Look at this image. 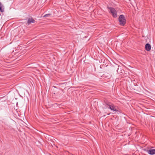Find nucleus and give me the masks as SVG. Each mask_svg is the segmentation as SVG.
<instances>
[{"instance_id": "6e6552de", "label": "nucleus", "mask_w": 155, "mask_h": 155, "mask_svg": "<svg viewBox=\"0 0 155 155\" xmlns=\"http://www.w3.org/2000/svg\"><path fill=\"white\" fill-rule=\"evenodd\" d=\"M51 15V14H47L43 16V17H47L50 16Z\"/></svg>"}, {"instance_id": "7ed1b4c3", "label": "nucleus", "mask_w": 155, "mask_h": 155, "mask_svg": "<svg viewBox=\"0 0 155 155\" xmlns=\"http://www.w3.org/2000/svg\"><path fill=\"white\" fill-rule=\"evenodd\" d=\"M108 9L109 10V12L112 14L113 17L116 18L117 17V12L115 9L111 7H108Z\"/></svg>"}, {"instance_id": "39448f33", "label": "nucleus", "mask_w": 155, "mask_h": 155, "mask_svg": "<svg viewBox=\"0 0 155 155\" xmlns=\"http://www.w3.org/2000/svg\"><path fill=\"white\" fill-rule=\"evenodd\" d=\"M148 153L151 155H153L155 154V149H150L147 150Z\"/></svg>"}, {"instance_id": "0eeeda50", "label": "nucleus", "mask_w": 155, "mask_h": 155, "mask_svg": "<svg viewBox=\"0 0 155 155\" xmlns=\"http://www.w3.org/2000/svg\"><path fill=\"white\" fill-rule=\"evenodd\" d=\"M0 11L2 12L4 11V6L2 5L1 2H0Z\"/></svg>"}, {"instance_id": "f257e3e1", "label": "nucleus", "mask_w": 155, "mask_h": 155, "mask_svg": "<svg viewBox=\"0 0 155 155\" xmlns=\"http://www.w3.org/2000/svg\"><path fill=\"white\" fill-rule=\"evenodd\" d=\"M105 104L109 107V109L112 110L117 111V107L114 104L108 101H105Z\"/></svg>"}, {"instance_id": "20e7f679", "label": "nucleus", "mask_w": 155, "mask_h": 155, "mask_svg": "<svg viewBox=\"0 0 155 155\" xmlns=\"http://www.w3.org/2000/svg\"><path fill=\"white\" fill-rule=\"evenodd\" d=\"M145 49L147 51H150L151 49V45L147 43L145 45Z\"/></svg>"}, {"instance_id": "423d86ee", "label": "nucleus", "mask_w": 155, "mask_h": 155, "mask_svg": "<svg viewBox=\"0 0 155 155\" xmlns=\"http://www.w3.org/2000/svg\"><path fill=\"white\" fill-rule=\"evenodd\" d=\"M35 21L32 18H29L28 19V25H29L31 23H35Z\"/></svg>"}, {"instance_id": "f03ea898", "label": "nucleus", "mask_w": 155, "mask_h": 155, "mask_svg": "<svg viewBox=\"0 0 155 155\" xmlns=\"http://www.w3.org/2000/svg\"><path fill=\"white\" fill-rule=\"evenodd\" d=\"M119 21L120 25L123 26L126 23V20L124 15H120L119 18Z\"/></svg>"}]
</instances>
